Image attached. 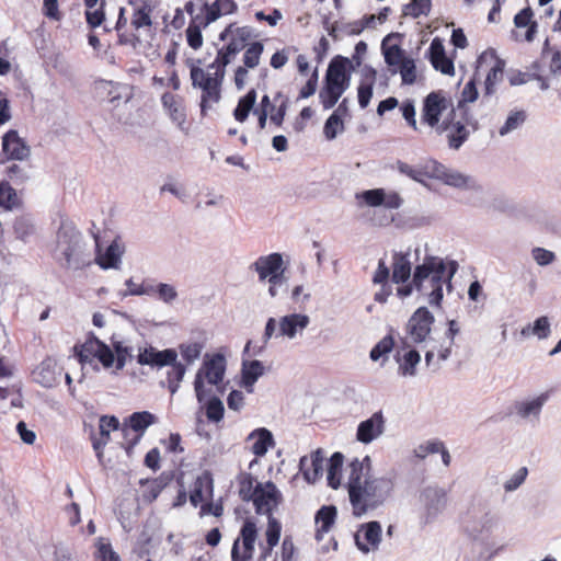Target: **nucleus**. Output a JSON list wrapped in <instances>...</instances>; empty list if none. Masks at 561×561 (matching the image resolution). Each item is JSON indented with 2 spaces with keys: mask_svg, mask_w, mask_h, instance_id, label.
Returning a JSON list of instances; mask_svg holds the SVG:
<instances>
[{
  "mask_svg": "<svg viewBox=\"0 0 561 561\" xmlns=\"http://www.w3.org/2000/svg\"><path fill=\"white\" fill-rule=\"evenodd\" d=\"M542 57H549V70L552 75L561 73V50L557 47H551L549 41L546 39L542 47Z\"/></svg>",
  "mask_w": 561,
  "mask_h": 561,
  "instance_id": "nucleus-48",
  "label": "nucleus"
},
{
  "mask_svg": "<svg viewBox=\"0 0 561 561\" xmlns=\"http://www.w3.org/2000/svg\"><path fill=\"white\" fill-rule=\"evenodd\" d=\"M336 507L333 505H324L322 506L316 514L314 520L317 524V530H316V539L322 540L323 535L328 533L336 518Z\"/></svg>",
  "mask_w": 561,
  "mask_h": 561,
  "instance_id": "nucleus-31",
  "label": "nucleus"
},
{
  "mask_svg": "<svg viewBox=\"0 0 561 561\" xmlns=\"http://www.w3.org/2000/svg\"><path fill=\"white\" fill-rule=\"evenodd\" d=\"M214 495V480L211 473L204 471L194 482L190 493V502L197 507L203 502L211 500Z\"/></svg>",
  "mask_w": 561,
  "mask_h": 561,
  "instance_id": "nucleus-21",
  "label": "nucleus"
},
{
  "mask_svg": "<svg viewBox=\"0 0 561 561\" xmlns=\"http://www.w3.org/2000/svg\"><path fill=\"white\" fill-rule=\"evenodd\" d=\"M400 111L402 113L403 118L405 119L408 126L414 130L419 131V126L416 123V113H415V106L412 100H405L400 105Z\"/></svg>",
  "mask_w": 561,
  "mask_h": 561,
  "instance_id": "nucleus-63",
  "label": "nucleus"
},
{
  "mask_svg": "<svg viewBox=\"0 0 561 561\" xmlns=\"http://www.w3.org/2000/svg\"><path fill=\"white\" fill-rule=\"evenodd\" d=\"M152 8L147 1H142L138 4L131 14L130 24L138 31L142 27H150L152 25L151 20Z\"/></svg>",
  "mask_w": 561,
  "mask_h": 561,
  "instance_id": "nucleus-37",
  "label": "nucleus"
},
{
  "mask_svg": "<svg viewBox=\"0 0 561 561\" xmlns=\"http://www.w3.org/2000/svg\"><path fill=\"white\" fill-rule=\"evenodd\" d=\"M161 103L172 122L183 128L186 123V112L183 99L171 92H164L161 96Z\"/></svg>",
  "mask_w": 561,
  "mask_h": 561,
  "instance_id": "nucleus-27",
  "label": "nucleus"
},
{
  "mask_svg": "<svg viewBox=\"0 0 561 561\" xmlns=\"http://www.w3.org/2000/svg\"><path fill=\"white\" fill-rule=\"evenodd\" d=\"M375 81L376 71L369 69L364 75L357 89L358 104L362 108H366L371 100Z\"/></svg>",
  "mask_w": 561,
  "mask_h": 561,
  "instance_id": "nucleus-34",
  "label": "nucleus"
},
{
  "mask_svg": "<svg viewBox=\"0 0 561 561\" xmlns=\"http://www.w3.org/2000/svg\"><path fill=\"white\" fill-rule=\"evenodd\" d=\"M22 204L15 188L12 187L9 181L2 180L0 182V208L5 211H11L20 207Z\"/></svg>",
  "mask_w": 561,
  "mask_h": 561,
  "instance_id": "nucleus-35",
  "label": "nucleus"
},
{
  "mask_svg": "<svg viewBox=\"0 0 561 561\" xmlns=\"http://www.w3.org/2000/svg\"><path fill=\"white\" fill-rule=\"evenodd\" d=\"M357 198H362L370 207L383 205L386 208L397 209L402 204V198L398 193L392 192L387 195L383 188L364 191L357 195Z\"/></svg>",
  "mask_w": 561,
  "mask_h": 561,
  "instance_id": "nucleus-20",
  "label": "nucleus"
},
{
  "mask_svg": "<svg viewBox=\"0 0 561 561\" xmlns=\"http://www.w3.org/2000/svg\"><path fill=\"white\" fill-rule=\"evenodd\" d=\"M421 357L417 351L411 350L403 356V362L400 364L399 369L402 375L413 376L415 374V366L419 364Z\"/></svg>",
  "mask_w": 561,
  "mask_h": 561,
  "instance_id": "nucleus-58",
  "label": "nucleus"
},
{
  "mask_svg": "<svg viewBox=\"0 0 561 561\" xmlns=\"http://www.w3.org/2000/svg\"><path fill=\"white\" fill-rule=\"evenodd\" d=\"M434 322L433 314L421 307L412 314L408 323V332L415 343L423 342L431 332Z\"/></svg>",
  "mask_w": 561,
  "mask_h": 561,
  "instance_id": "nucleus-19",
  "label": "nucleus"
},
{
  "mask_svg": "<svg viewBox=\"0 0 561 561\" xmlns=\"http://www.w3.org/2000/svg\"><path fill=\"white\" fill-rule=\"evenodd\" d=\"M381 540V526L378 522H369L355 536L357 548L367 553L378 548Z\"/></svg>",
  "mask_w": 561,
  "mask_h": 561,
  "instance_id": "nucleus-22",
  "label": "nucleus"
},
{
  "mask_svg": "<svg viewBox=\"0 0 561 561\" xmlns=\"http://www.w3.org/2000/svg\"><path fill=\"white\" fill-rule=\"evenodd\" d=\"M397 169L401 174L412 179L413 181L419 183H425L421 164L417 167H413L407 162L398 161Z\"/></svg>",
  "mask_w": 561,
  "mask_h": 561,
  "instance_id": "nucleus-62",
  "label": "nucleus"
},
{
  "mask_svg": "<svg viewBox=\"0 0 561 561\" xmlns=\"http://www.w3.org/2000/svg\"><path fill=\"white\" fill-rule=\"evenodd\" d=\"M505 61L501 59L494 49L483 51L478 60L476 67V76L485 72L484 89L485 94L494 93L495 85L503 80Z\"/></svg>",
  "mask_w": 561,
  "mask_h": 561,
  "instance_id": "nucleus-12",
  "label": "nucleus"
},
{
  "mask_svg": "<svg viewBox=\"0 0 561 561\" xmlns=\"http://www.w3.org/2000/svg\"><path fill=\"white\" fill-rule=\"evenodd\" d=\"M449 107L453 108L451 100L443 91L431 92L423 100L421 122L437 130L442 124V114Z\"/></svg>",
  "mask_w": 561,
  "mask_h": 561,
  "instance_id": "nucleus-13",
  "label": "nucleus"
},
{
  "mask_svg": "<svg viewBox=\"0 0 561 561\" xmlns=\"http://www.w3.org/2000/svg\"><path fill=\"white\" fill-rule=\"evenodd\" d=\"M242 66L234 70V84L238 89H242L248 80L249 69H254L260 65L261 56L264 51V45L260 41H253L245 49H243Z\"/></svg>",
  "mask_w": 561,
  "mask_h": 561,
  "instance_id": "nucleus-18",
  "label": "nucleus"
},
{
  "mask_svg": "<svg viewBox=\"0 0 561 561\" xmlns=\"http://www.w3.org/2000/svg\"><path fill=\"white\" fill-rule=\"evenodd\" d=\"M238 495L243 502H251L256 493V480L250 473L242 471L237 476Z\"/></svg>",
  "mask_w": 561,
  "mask_h": 561,
  "instance_id": "nucleus-36",
  "label": "nucleus"
},
{
  "mask_svg": "<svg viewBox=\"0 0 561 561\" xmlns=\"http://www.w3.org/2000/svg\"><path fill=\"white\" fill-rule=\"evenodd\" d=\"M478 99V90L474 79L468 81L462 91L461 99L458 101L457 111L468 113L467 103L474 102Z\"/></svg>",
  "mask_w": 561,
  "mask_h": 561,
  "instance_id": "nucleus-50",
  "label": "nucleus"
},
{
  "mask_svg": "<svg viewBox=\"0 0 561 561\" xmlns=\"http://www.w3.org/2000/svg\"><path fill=\"white\" fill-rule=\"evenodd\" d=\"M398 69L403 84H413L416 81V67L412 58H407Z\"/></svg>",
  "mask_w": 561,
  "mask_h": 561,
  "instance_id": "nucleus-60",
  "label": "nucleus"
},
{
  "mask_svg": "<svg viewBox=\"0 0 561 561\" xmlns=\"http://www.w3.org/2000/svg\"><path fill=\"white\" fill-rule=\"evenodd\" d=\"M323 461L324 456L321 449L312 451L309 459L307 457L300 459V470H302L308 482H314L321 477Z\"/></svg>",
  "mask_w": 561,
  "mask_h": 561,
  "instance_id": "nucleus-28",
  "label": "nucleus"
},
{
  "mask_svg": "<svg viewBox=\"0 0 561 561\" xmlns=\"http://www.w3.org/2000/svg\"><path fill=\"white\" fill-rule=\"evenodd\" d=\"M547 399L548 393H541L539 397L531 401L519 403L517 405L518 414L523 417H526L530 414H538Z\"/></svg>",
  "mask_w": 561,
  "mask_h": 561,
  "instance_id": "nucleus-52",
  "label": "nucleus"
},
{
  "mask_svg": "<svg viewBox=\"0 0 561 561\" xmlns=\"http://www.w3.org/2000/svg\"><path fill=\"white\" fill-rule=\"evenodd\" d=\"M343 130V121L337 117V114H331V116L327 119L323 127V134L325 138L332 140L336 137L339 133H342Z\"/></svg>",
  "mask_w": 561,
  "mask_h": 561,
  "instance_id": "nucleus-59",
  "label": "nucleus"
},
{
  "mask_svg": "<svg viewBox=\"0 0 561 561\" xmlns=\"http://www.w3.org/2000/svg\"><path fill=\"white\" fill-rule=\"evenodd\" d=\"M446 185L454 187H466L469 183V178L458 171H454L444 165L439 180Z\"/></svg>",
  "mask_w": 561,
  "mask_h": 561,
  "instance_id": "nucleus-47",
  "label": "nucleus"
},
{
  "mask_svg": "<svg viewBox=\"0 0 561 561\" xmlns=\"http://www.w3.org/2000/svg\"><path fill=\"white\" fill-rule=\"evenodd\" d=\"M175 359H178V351L175 348L157 350L152 367L162 368L169 366L171 363L175 362Z\"/></svg>",
  "mask_w": 561,
  "mask_h": 561,
  "instance_id": "nucleus-64",
  "label": "nucleus"
},
{
  "mask_svg": "<svg viewBox=\"0 0 561 561\" xmlns=\"http://www.w3.org/2000/svg\"><path fill=\"white\" fill-rule=\"evenodd\" d=\"M263 373L264 367L260 360L244 363L242 368V381L245 386H253Z\"/></svg>",
  "mask_w": 561,
  "mask_h": 561,
  "instance_id": "nucleus-45",
  "label": "nucleus"
},
{
  "mask_svg": "<svg viewBox=\"0 0 561 561\" xmlns=\"http://www.w3.org/2000/svg\"><path fill=\"white\" fill-rule=\"evenodd\" d=\"M259 537V528L253 517H247L234 539L231 548L232 561H250L255 551V541Z\"/></svg>",
  "mask_w": 561,
  "mask_h": 561,
  "instance_id": "nucleus-11",
  "label": "nucleus"
},
{
  "mask_svg": "<svg viewBox=\"0 0 561 561\" xmlns=\"http://www.w3.org/2000/svg\"><path fill=\"white\" fill-rule=\"evenodd\" d=\"M82 237L72 226H61L57 233L56 261L66 270L82 265Z\"/></svg>",
  "mask_w": 561,
  "mask_h": 561,
  "instance_id": "nucleus-5",
  "label": "nucleus"
},
{
  "mask_svg": "<svg viewBox=\"0 0 561 561\" xmlns=\"http://www.w3.org/2000/svg\"><path fill=\"white\" fill-rule=\"evenodd\" d=\"M393 489L392 480L389 478H369L365 479L359 489V506L362 510L353 507L355 516H362L368 508H374L381 504Z\"/></svg>",
  "mask_w": 561,
  "mask_h": 561,
  "instance_id": "nucleus-7",
  "label": "nucleus"
},
{
  "mask_svg": "<svg viewBox=\"0 0 561 561\" xmlns=\"http://www.w3.org/2000/svg\"><path fill=\"white\" fill-rule=\"evenodd\" d=\"M73 352L81 364H92L94 359H98L107 369L115 362L114 352L93 333H90L82 344L75 345Z\"/></svg>",
  "mask_w": 561,
  "mask_h": 561,
  "instance_id": "nucleus-9",
  "label": "nucleus"
},
{
  "mask_svg": "<svg viewBox=\"0 0 561 561\" xmlns=\"http://www.w3.org/2000/svg\"><path fill=\"white\" fill-rule=\"evenodd\" d=\"M432 9L431 0H411L403 8V15L417 19L421 15H428Z\"/></svg>",
  "mask_w": 561,
  "mask_h": 561,
  "instance_id": "nucleus-44",
  "label": "nucleus"
},
{
  "mask_svg": "<svg viewBox=\"0 0 561 561\" xmlns=\"http://www.w3.org/2000/svg\"><path fill=\"white\" fill-rule=\"evenodd\" d=\"M255 37L253 27L249 25L241 26L238 22L229 23L219 34V39L225 44L217 50V62L221 66H228Z\"/></svg>",
  "mask_w": 561,
  "mask_h": 561,
  "instance_id": "nucleus-4",
  "label": "nucleus"
},
{
  "mask_svg": "<svg viewBox=\"0 0 561 561\" xmlns=\"http://www.w3.org/2000/svg\"><path fill=\"white\" fill-rule=\"evenodd\" d=\"M394 346V340L392 335L388 334L382 337L370 351V358L376 362L379 358L387 356Z\"/></svg>",
  "mask_w": 561,
  "mask_h": 561,
  "instance_id": "nucleus-53",
  "label": "nucleus"
},
{
  "mask_svg": "<svg viewBox=\"0 0 561 561\" xmlns=\"http://www.w3.org/2000/svg\"><path fill=\"white\" fill-rule=\"evenodd\" d=\"M169 366L170 368L167 371L168 389L171 394H174L180 388V383L185 376L187 366L181 362H178V359H175V362L171 363Z\"/></svg>",
  "mask_w": 561,
  "mask_h": 561,
  "instance_id": "nucleus-40",
  "label": "nucleus"
},
{
  "mask_svg": "<svg viewBox=\"0 0 561 561\" xmlns=\"http://www.w3.org/2000/svg\"><path fill=\"white\" fill-rule=\"evenodd\" d=\"M385 420L381 411L376 412L366 421L359 423L356 437L364 444H369L383 431Z\"/></svg>",
  "mask_w": 561,
  "mask_h": 561,
  "instance_id": "nucleus-26",
  "label": "nucleus"
},
{
  "mask_svg": "<svg viewBox=\"0 0 561 561\" xmlns=\"http://www.w3.org/2000/svg\"><path fill=\"white\" fill-rule=\"evenodd\" d=\"M31 157L30 145L20 137L18 130L10 129L1 138L0 162L26 161Z\"/></svg>",
  "mask_w": 561,
  "mask_h": 561,
  "instance_id": "nucleus-14",
  "label": "nucleus"
},
{
  "mask_svg": "<svg viewBox=\"0 0 561 561\" xmlns=\"http://www.w3.org/2000/svg\"><path fill=\"white\" fill-rule=\"evenodd\" d=\"M225 369V357L221 354H214L210 358L204 360L194 380V389L198 402H203L206 397L204 380L210 385H218L222 381Z\"/></svg>",
  "mask_w": 561,
  "mask_h": 561,
  "instance_id": "nucleus-10",
  "label": "nucleus"
},
{
  "mask_svg": "<svg viewBox=\"0 0 561 561\" xmlns=\"http://www.w3.org/2000/svg\"><path fill=\"white\" fill-rule=\"evenodd\" d=\"M157 422V416L149 411L134 412L124 419L121 431L124 437V448L128 456L139 444L146 430Z\"/></svg>",
  "mask_w": 561,
  "mask_h": 561,
  "instance_id": "nucleus-8",
  "label": "nucleus"
},
{
  "mask_svg": "<svg viewBox=\"0 0 561 561\" xmlns=\"http://www.w3.org/2000/svg\"><path fill=\"white\" fill-rule=\"evenodd\" d=\"M424 180H439L444 164L435 159H428L421 163Z\"/></svg>",
  "mask_w": 561,
  "mask_h": 561,
  "instance_id": "nucleus-61",
  "label": "nucleus"
},
{
  "mask_svg": "<svg viewBox=\"0 0 561 561\" xmlns=\"http://www.w3.org/2000/svg\"><path fill=\"white\" fill-rule=\"evenodd\" d=\"M348 480H347V490L350 502L353 507L362 510L363 506H359V489L364 483L365 479H369L368 477L370 471V458L366 456L363 460L354 459L350 466Z\"/></svg>",
  "mask_w": 561,
  "mask_h": 561,
  "instance_id": "nucleus-16",
  "label": "nucleus"
},
{
  "mask_svg": "<svg viewBox=\"0 0 561 561\" xmlns=\"http://www.w3.org/2000/svg\"><path fill=\"white\" fill-rule=\"evenodd\" d=\"M343 461L344 456L341 453H334L329 459L328 484L332 489L336 490L341 485Z\"/></svg>",
  "mask_w": 561,
  "mask_h": 561,
  "instance_id": "nucleus-41",
  "label": "nucleus"
},
{
  "mask_svg": "<svg viewBox=\"0 0 561 561\" xmlns=\"http://www.w3.org/2000/svg\"><path fill=\"white\" fill-rule=\"evenodd\" d=\"M34 379L43 387L50 388L57 383V376L51 362H43L34 371Z\"/></svg>",
  "mask_w": 561,
  "mask_h": 561,
  "instance_id": "nucleus-42",
  "label": "nucleus"
},
{
  "mask_svg": "<svg viewBox=\"0 0 561 561\" xmlns=\"http://www.w3.org/2000/svg\"><path fill=\"white\" fill-rule=\"evenodd\" d=\"M192 87L201 90V114L206 116L214 103L221 99V85L226 75V67L217 62V58L204 69L194 60H187Z\"/></svg>",
  "mask_w": 561,
  "mask_h": 561,
  "instance_id": "nucleus-3",
  "label": "nucleus"
},
{
  "mask_svg": "<svg viewBox=\"0 0 561 561\" xmlns=\"http://www.w3.org/2000/svg\"><path fill=\"white\" fill-rule=\"evenodd\" d=\"M385 61L390 67H399L408 57L405 51L398 45L383 48Z\"/></svg>",
  "mask_w": 561,
  "mask_h": 561,
  "instance_id": "nucleus-55",
  "label": "nucleus"
},
{
  "mask_svg": "<svg viewBox=\"0 0 561 561\" xmlns=\"http://www.w3.org/2000/svg\"><path fill=\"white\" fill-rule=\"evenodd\" d=\"M469 127L476 130L477 122L468 113L458 112L453 107L436 131L438 134L447 133L448 146L457 150L468 139Z\"/></svg>",
  "mask_w": 561,
  "mask_h": 561,
  "instance_id": "nucleus-6",
  "label": "nucleus"
},
{
  "mask_svg": "<svg viewBox=\"0 0 561 561\" xmlns=\"http://www.w3.org/2000/svg\"><path fill=\"white\" fill-rule=\"evenodd\" d=\"M282 534V524L275 517H268L267 527L265 530V540L270 547H276L279 542Z\"/></svg>",
  "mask_w": 561,
  "mask_h": 561,
  "instance_id": "nucleus-54",
  "label": "nucleus"
},
{
  "mask_svg": "<svg viewBox=\"0 0 561 561\" xmlns=\"http://www.w3.org/2000/svg\"><path fill=\"white\" fill-rule=\"evenodd\" d=\"M95 262L104 270L117 267L119 263V253L117 244H110L103 254H99L96 256Z\"/></svg>",
  "mask_w": 561,
  "mask_h": 561,
  "instance_id": "nucleus-46",
  "label": "nucleus"
},
{
  "mask_svg": "<svg viewBox=\"0 0 561 561\" xmlns=\"http://www.w3.org/2000/svg\"><path fill=\"white\" fill-rule=\"evenodd\" d=\"M173 479L171 472H162L159 477L153 479H141L139 484L142 489L141 496L144 502H154L160 493L170 484Z\"/></svg>",
  "mask_w": 561,
  "mask_h": 561,
  "instance_id": "nucleus-24",
  "label": "nucleus"
},
{
  "mask_svg": "<svg viewBox=\"0 0 561 561\" xmlns=\"http://www.w3.org/2000/svg\"><path fill=\"white\" fill-rule=\"evenodd\" d=\"M410 250L394 251L391 261V282L394 284H404L411 277L412 262L410 260Z\"/></svg>",
  "mask_w": 561,
  "mask_h": 561,
  "instance_id": "nucleus-25",
  "label": "nucleus"
},
{
  "mask_svg": "<svg viewBox=\"0 0 561 561\" xmlns=\"http://www.w3.org/2000/svg\"><path fill=\"white\" fill-rule=\"evenodd\" d=\"M248 439L254 440V443L251 446V451L256 457L264 456L267 453L268 448L274 445L272 433L264 427L253 431L249 435Z\"/></svg>",
  "mask_w": 561,
  "mask_h": 561,
  "instance_id": "nucleus-33",
  "label": "nucleus"
},
{
  "mask_svg": "<svg viewBox=\"0 0 561 561\" xmlns=\"http://www.w3.org/2000/svg\"><path fill=\"white\" fill-rule=\"evenodd\" d=\"M204 347V342L194 341L179 344L176 351L181 354L184 365L188 366L201 357Z\"/></svg>",
  "mask_w": 561,
  "mask_h": 561,
  "instance_id": "nucleus-39",
  "label": "nucleus"
},
{
  "mask_svg": "<svg viewBox=\"0 0 561 561\" xmlns=\"http://www.w3.org/2000/svg\"><path fill=\"white\" fill-rule=\"evenodd\" d=\"M428 58L435 70L448 76L455 73L454 62L446 56L443 42L438 37H435L430 45Z\"/></svg>",
  "mask_w": 561,
  "mask_h": 561,
  "instance_id": "nucleus-23",
  "label": "nucleus"
},
{
  "mask_svg": "<svg viewBox=\"0 0 561 561\" xmlns=\"http://www.w3.org/2000/svg\"><path fill=\"white\" fill-rule=\"evenodd\" d=\"M449 272L443 259L437 256L427 255L424 257L422 264H419L414 268V285H416L417 291L425 290L424 283L428 280L430 293L428 302L432 306H440L443 300V286L448 284L450 286V279L457 271V263L450 262Z\"/></svg>",
  "mask_w": 561,
  "mask_h": 561,
  "instance_id": "nucleus-2",
  "label": "nucleus"
},
{
  "mask_svg": "<svg viewBox=\"0 0 561 561\" xmlns=\"http://www.w3.org/2000/svg\"><path fill=\"white\" fill-rule=\"evenodd\" d=\"M526 117H527V114L523 110L511 112L510 115L507 116L504 125L500 128V135L504 136V135L515 130L516 128H518L519 126H522L525 123Z\"/></svg>",
  "mask_w": 561,
  "mask_h": 561,
  "instance_id": "nucleus-51",
  "label": "nucleus"
},
{
  "mask_svg": "<svg viewBox=\"0 0 561 561\" xmlns=\"http://www.w3.org/2000/svg\"><path fill=\"white\" fill-rule=\"evenodd\" d=\"M251 502L255 507L256 514L273 517V511L283 502V495L272 481L256 483V493Z\"/></svg>",
  "mask_w": 561,
  "mask_h": 561,
  "instance_id": "nucleus-15",
  "label": "nucleus"
},
{
  "mask_svg": "<svg viewBox=\"0 0 561 561\" xmlns=\"http://www.w3.org/2000/svg\"><path fill=\"white\" fill-rule=\"evenodd\" d=\"M309 323L306 314L293 313L285 316L279 321V335L294 337L298 330L305 329Z\"/></svg>",
  "mask_w": 561,
  "mask_h": 561,
  "instance_id": "nucleus-32",
  "label": "nucleus"
},
{
  "mask_svg": "<svg viewBox=\"0 0 561 561\" xmlns=\"http://www.w3.org/2000/svg\"><path fill=\"white\" fill-rule=\"evenodd\" d=\"M523 336L536 335L538 339H546L550 334V323L547 317H539L534 325L528 324L522 329Z\"/></svg>",
  "mask_w": 561,
  "mask_h": 561,
  "instance_id": "nucleus-43",
  "label": "nucleus"
},
{
  "mask_svg": "<svg viewBox=\"0 0 561 561\" xmlns=\"http://www.w3.org/2000/svg\"><path fill=\"white\" fill-rule=\"evenodd\" d=\"M256 102V91L251 89L248 91L245 95L239 99L237 107L233 111V117L237 122L243 123L250 112L252 111L254 104Z\"/></svg>",
  "mask_w": 561,
  "mask_h": 561,
  "instance_id": "nucleus-38",
  "label": "nucleus"
},
{
  "mask_svg": "<svg viewBox=\"0 0 561 561\" xmlns=\"http://www.w3.org/2000/svg\"><path fill=\"white\" fill-rule=\"evenodd\" d=\"M352 69L348 58L335 56L328 66L324 83L346 91L350 87Z\"/></svg>",
  "mask_w": 561,
  "mask_h": 561,
  "instance_id": "nucleus-17",
  "label": "nucleus"
},
{
  "mask_svg": "<svg viewBox=\"0 0 561 561\" xmlns=\"http://www.w3.org/2000/svg\"><path fill=\"white\" fill-rule=\"evenodd\" d=\"M514 25L516 28H526L524 39L533 42L538 31V23L534 20V12L530 7L522 9L514 16Z\"/></svg>",
  "mask_w": 561,
  "mask_h": 561,
  "instance_id": "nucleus-30",
  "label": "nucleus"
},
{
  "mask_svg": "<svg viewBox=\"0 0 561 561\" xmlns=\"http://www.w3.org/2000/svg\"><path fill=\"white\" fill-rule=\"evenodd\" d=\"M225 408L222 402L217 398L213 397L206 403V416L210 422H220L224 419Z\"/></svg>",
  "mask_w": 561,
  "mask_h": 561,
  "instance_id": "nucleus-56",
  "label": "nucleus"
},
{
  "mask_svg": "<svg viewBox=\"0 0 561 561\" xmlns=\"http://www.w3.org/2000/svg\"><path fill=\"white\" fill-rule=\"evenodd\" d=\"M345 90L331 87L324 83V87L319 93V99L323 108H332L337 103L339 99L342 96Z\"/></svg>",
  "mask_w": 561,
  "mask_h": 561,
  "instance_id": "nucleus-49",
  "label": "nucleus"
},
{
  "mask_svg": "<svg viewBox=\"0 0 561 561\" xmlns=\"http://www.w3.org/2000/svg\"><path fill=\"white\" fill-rule=\"evenodd\" d=\"M255 271L261 280L267 278L271 274L283 273V257L279 253H271L266 256H260L254 263Z\"/></svg>",
  "mask_w": 561,
  "mask_h": 561,
  "instance_id": "nucleus-29",
  "label": "nucleus"
},
{
  "mask_svg": "<svg viewBox=\"0 0 561 561\" xmlns=\"http://www.w3.org/2000/svg\"><path fill=\"white\" fill-rule=\"evenodd\" d=\"M105 0H101L100 7L85 10V21L91 28H96L105 21Z\"/></svg>",
  "mask_w": 561,
  "mask_h": 561,
  "instance_id": "nucleus-57",
  "label": "nucleus"
},
{
  "mask_svg": "<svg viewBox=\"0 0 561 561\" xmlns=\"http://www.w3.org/2000/svg\"><path fill=\"white\" fill-rule=\"evenodd\" d=\"M198 1L201 2L198 10L193 0H188L184 4V10L191 18L185 30L186 42L194 50L201 49L204 44L203 30L221 16L236 14L239 10L238 3L234 0Z\"/></svg>",
  "mask_w": 561,
  "mask_h": 561,
  "instance_id": "nucleus-1",
  "label": "nucleus"
}]
</instances>
